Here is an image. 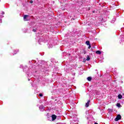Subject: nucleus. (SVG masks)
<instances>
[{
	"mask_svg": "<svg viewBox=\"0 0 124 124\" xmlns=\"http://www.w3.org/2000/svg\"><path fill=\"white\" fill-rule=\"evenodd\" d=\"M49 119H51L50 120H49V121H55V120L57 119V116H56V115L55 114H52L51 116L49 117Z\"/></svg>",
	"mask_w": 124,
	"mask_h": 124,
	"instance_id": "1",
	"label": "nucleus"
},
{
	"mask_svg": "<svg viewBox=\"0 0 124 124\" xmlns=\"http://www.w3.org/2000/svg\"><path fill=\"white\" fill-rule=\"evenodd\" d=\"M43 41H44V39H42V38H41L40 39L38 40V43L40 45H42V44H43V43H43Z\"/></svg>",
	"mask_w": 124,
	"mask_h": 124,
	"instance_id": "2",
	"label": "nucleus"
},
{
	"mask_svg": "<svg viewBox=\"0 0 124 124\" xmlns=\"http://www.w3.org/2000/svg\"><path fill=\"white\" fill-rule=\"evenodd\" d=\"M121 119H122V116H121V115L118 114L116 117L115 121V122H118V121H119V120H121Z\"/></svg>",
	"mask_w": 124,
	"mask_h": 124,
	"instance_id": "3",
	"label": "nucleus"
},
{
	"mask_svg": "<svg viewBox=\"0 0 124 124\" xmlns=\"http://www.w3.org/2000/svg\"><path fill=\"white\" fill-rule=\"evenodd\" d=\"M39 109L40 111H42V112H43L44 110H45V107L43 105L40 106Z\"/></svg>",
	"mask_w": 124,
	"mask_h": 124,
	"instance_id": "4",
	"label": "nucleus"
},
{
	"mask_svg": "<svg viewBox=\"0 0 124 124\" xmlns=\"http://www.w3.org/2000/svg\"><path fill=\"white\" fill-rule=\"evenodd\" d=\"M28 17H29V16L28 15H25L23 17V19L24 20V21H28V19L27 18H28Z\"/></svg>",
	"mask_w": 124,
	"mask_h": 124,
	"instance_id": "5",
	"label": "nucleus"
},
{
	"mask_svg": "<svg viewBox=\"0 0 124 124\" xmlns=\"http://www.w3.org/2000/svg\"><path fill=\"white\" fill-rule=\"evenodd\" d=\"M47 45H48V48H53V45L50 44V43H47Z\"/></svg>",
	"mask_w": 124,
	"mask_h": 124,
	"instance_id": "6",
	"label": "nucleus"
},
{
	"mask_svg": "<svg viewBox=\"0 0 124 124\" xmlns=\"http://www.w3.org/2000/svg\"><path fill=\"white\" fill-rule=\"evenodd\" d=\"M90 102H91L90 100H89L87 103H86L85 106L86 107H88L90 104Z\"/></svg>",
	"mask_w": 124,
	"mask_h": 124,
	"instance_id": "7",
	"label": "nucleus"
},
{
	"mask_svg": "<svg viewBox=\"0 0 124 124\" xmlns=\"http://www.w3.org/2000/svg\"><path fill=\"white\" fill-rule=\"evenodd\" d=\"M96 54H97V55H101V51H100V50H97L96 51Z\"/></svg>",
	"mask_w": 124,
	"mask_h": 124,
	"instance_id": "8",
	"label": "nucleus"
},
{
	"mask_svg": "<svg viewBox=\"0 0 124 124\" xmlns=\"http://www.w3.org/2000/svg\"><path fill=\"white\" fill-rule=\"evenodd\" d=\"M118 97L119 99H122L123 98V95H122L121 94H119L118 96Z\"/></svg>",
	"mask_w": 124,
	"mask_h": 124,
	"instance_id": "9",
	"label": "nucleus"
},
{
	"mask_svg": "<svg viewBox=\"0 0 124 124\" xmlns=\"http://www.w3.org/2000/svg\"><path fill=\"white\" fill-rule=\"evenodd\" d=\"M1 18H3V16L2 15H0V23H2Z\"/></svg>",
	"mask_w": 124,
	"mask_h": 124,
	"instance_id": "10",
	"label": "nucleus"
},
{
	"mask_svg": "<svg viewBox=\"0 0 124 124\" xmlns=\"http://www.w3.org/2000/svg\"><path fill=\"white\" fill-rule=\"evenodd\" d=\"M124 35H121V42H122V41H124Z\"/></svg>",
	"mask_w": 124,
	"mask_h": 124,
	"instance_id": "11",
	"label": "nucleus"
},
{
	"mask_svg": "<svg viewBox=\"0 0 124 124\" xmlns=\"http://www.w3.org/2000/svg\"><path fill=\"white\" fill-rule=\"evenodd\" d=\"M17 52H19V49H17L16 51H15V53H13V55H16V54H17Z\"/></svg>",
	"mask_w": 124,
	"mask_h": 124,
	"instance_id": "12",
	"label": "nucleus"
},
{
	"mask_svg": "<svg viewBox=\"0 0 124 124\" xmlns=\"http://www.w3.org/2000/svg\"><path fill=\"white\" fill-rule=\"evenodd\" d=\"M85 43H86V45H88V46L91 45V44H90V41H86Z\"/></svg>",
	"mask_w": 124,
	"mask_h": 124,
	"instance_id": "13",
	"label": "nucleus"
},
{
	"mask_svg": "<svg viewBox=\"0 0 124 124\" xmlns=\"http://www.w3.org/2000/svg\"><path fill=\"white\" fill-rule=\"evenodd\" d=\"M87 80L88 81H92V78L91 77H89L87 78Z\"/></svg>",
	"mask_w": 124,
	"mask_h": 124,
	"instance_id": "14",
	"label": "nucleus"
},
{
	"mask_svg": "<svg viewBox=\"0 0 124 124\" xmlns=\"http://www.w3.org/2000/svg\"><path fill=\"white\" fill-rule=\"evenodd\" d=\"M115 21H116V18H113V19L111 20V23H112V24L115 23Z\"/></svg>",
	"mask_w": 124,
	"mask_h": 124,
	"instance_id": "15",
	"label": "nucleus"
},
{
	"mask_svg": "<svg viewBox=\"0 0 124 124\" xmlns=\"http://www.w3.org/2000/svg\"><path fill=\"white\" fill-rule=\"evenodd\" d=\"M116 106H117V107H119V108H120L121 107V104L120 103H117L116 104Z\"/></svg>",
	"mask_w": 124,
	"mask_h": 124,
	"instance_id": "16",
	"label": "nucleus"
},
{
	"mask_svg": "<svg viewBox=\"0 0 124 124\" xmlns=\"http://www.w3.org/2000/svg\"><path fill=\"white\" fill-rule=\"evenodd\" d=\"M90 59L91 58H90V56H88L87 57L86 61H90Z\"/></svg>",
	"mask_w": 124,
	"mask_h": 124,
	"instance_id": "17",
	"label": "nucleus"
},
{
	"mask_svg": "<svg viewBox=\"0 0 124 124\" xmlns=\"http://www.w3.org/2000/svg\"><path fill=\"white\" fill-rule=\"evenodd\" d=\"M34 28H36V29L37 30L39 28V26L38 25H37L35 26Z\"/></svg>",
	"mask_w": 124,
	"mask_h": 124,
	"instance_id": "18",
	"label": "nucleus"
},
{
	"mask_svg": "<svg viewBox=\"0 0 124 124\" xmlns=\"http://www.w3.org/2000/svg\"><path fill=\"white\" fill-rule=\"evenodd\" d=\"M32 31L34 32H36V30H35V28H33Z\"/></svg>",
	"mask_w": 124,
	"mask_h": 124,
	"instance_id": "19",
	"label": "nucleus"
},
{
	"mask_svg": "<svg viewBox=\"0 0 124 124\" xmlns=\"http://www.w3.org/2000/svg\"><path fill=\"white\" fill-rule=\"evenodd\" d=\"M85 114H86V115H88V114H89V111L87 110V111L85 112Z\"/></svg>",
	"mask_w": 124,
	"mask_h": 124,
	"instance_id": "20",
	"label": "nucleus"
},
{
	"mask_svg": "<svg viewBox=\"0 0 124 124\" xmlns=\"http://www.w3.org/2000/svg\"><path fill=\"white\" fill-rule=\"evenodd\" d=\"M88 49H91V47H92V46H91V45H88Z\"/></svg>",
	"mask_w": 124,
	"mask_h": 124,
	"instance_id": "21",
	"label": "nucleus"
},
{
	"mask_svg": "<svg viewBox=\"0 0 124 124\" xmlns=\"http://www.w3.org/2000/svg\"><path fill=\"white\" fill-rule=\"evenodd\" d=\"M39 96H43V94H42V93H40L39 94Z\"/></svg>",
	"mask_w": 124,
	"mask_h": 124,
	"instance_id": "22",
	"label": "nucleus"
},
{
	"mask_svg": "<svg viewBox=\"0 0 124 124\" xmlns=\"http://www.w3.org/2000/svg\"><path fill=\"white\" fill-rule=\"evenodd\" d=\"M32 62L33 63H35V61H32Z\"/></svg>",
	"mask_w": 124,
	"mask_h": 124,
	"instance_id": "23",
	"label": "nucleus"
},
{
	"mask_svg": "<svg viewBox=\"0 0 124 124\" xmlns=\"http://www.w3.org/2000/svg\"><path fill=\"white\" fill-rule=\"evenodd\" d=\"M20 68H23V65H20Z\"/></svg>",
	"mask_w": 124,
	"mask_h": 124,
	"instance_id": "24",
	"label": "nucleus"
},
{
	"mask_svg": "<svg viewBox=\"0 0 124 124\" xmlns=\"http://www.w3.org/2000/svg\"><path fill=\"white\" fill-rule=\"evenodd\" d=\"M1 14L2 15H4V12H1Z\"/></svg>",
	"mask_w": 124,
	"mask_h": 124,
	"instance_id": "25",
	"label": "nucleus"
},
{
	"mask_svg": "<svg viewBox=\"0 0 124 124\" xmlns=\"http://www.w3.org/2000/svg\"><path fill=\"white\" fill-rule=\"evenodd\" d=\"M32 2H33V1L32 0L30 1V3H32Z\"/></svg>",
	"mask_w": 124,
	"mask_h": 124,
	"instance_id": "26",
	"label": "nucleus"
},
{
	"mask_svg": "<svg viewBox=\"0 0 124 124\" xmlns=\"http://www.w3.org/2000/svg\"><path fill=\"white\" fill-rule=\"evenodd\" d=\"M33 28H35V27H33ZM35 30H36V31H37V30L36 29V28H35Z\"/></svg>",
	"mask_w": 124,
	"mask_h": 124,
	"instance_id": "27",
	"label": "nucleus"
},
{
	"mask_svg": "<svg viewBox=\"0 0 124 124\" xmlns=\"http://www.w3.org/2000/svg\"><path fill=\"white\" fill-rule=\"evenodd\" d=\"M25 68H28V67H27V66H25Z\"/></svg>",
	"mask_w": 124,
	"mask_h": 124,
	"instance_id": "28",
	"label": "nucleus"
},
{
	"mask_svg": "<svg viewBox=\"0 0 124 124\" xmlns=\"http://www.w3.org/2000/svg\"><path fill=\"white\" fill-rule=\"evenodd\" d=\"M42 62H43V64H44L43 63L44 62V61H42Z\"/></svg>",
	"mask_w": 124,
	"mask_h": 124,
	"instance_id": "29",
	"label": "nucleus"
},
{
	"mask_svg": "<svg viewBox=\"0 0 124 124\" xmlns=\"http://www.w3.org/2000/svg\"><path fill=\"white\" fill-rule=\"evenodd\" d=\"M23 71H26L25 70V69H23Z\"/></svg>",
	"mask_w": 124,
	"mask_h": 124,
	"instance_id": "30",
	"label": "nucleus"
},
{
	"mask_svg": "<svg viewBox=\"0 0 124 124\" xmlns=\"http://www.w3.org/2000/svg\"><path fill=\"white\" fill-rule=\"evenodd\" d=\"M94 124H97V123H95Z\"/></svg>",
	"mask_w": 124,
	"mask_h": 124,
	"instance_id": "31",
	"label": "nucleus"
}]
</instances>
